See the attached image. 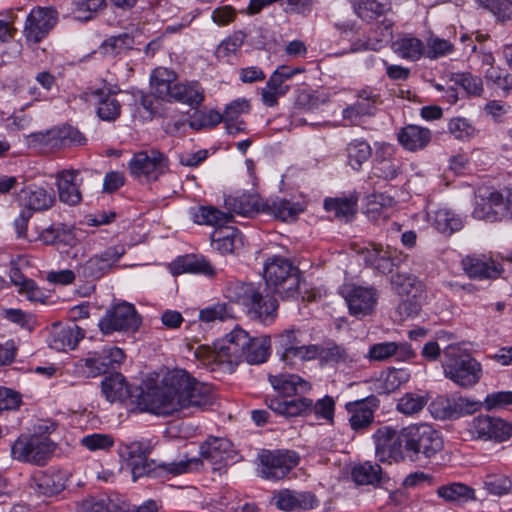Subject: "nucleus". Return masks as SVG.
<instances>
[{"label": "nucleus", "instance_id": "nucleus-1", "mask_svg": "<svg viewBox=\"0 0 512 512\" xmlns=\"http://www.w3.org/2000/svg\"><path fill=\"white\" fill-rule=\"evenodd\" d=\"M213 403L211 387L180 369L165 373L159 384L148 388L138 399L142 411L158 416H169L189 407L204 408Z\"/></svg>", "mask_w": 512, "mask_h": 512}, {"label": "nucleus", "instance_id": "nucleus-2", "mask_svg": "<svg viewBox=\"0 0 512 512\" xmlns=\"http://www.w3.org/2000/svg\"><path fill=\"white\" fill-rule=\"evenodd\" d=\"M248 341V332L236 327L222 340L214 343L213 347L198 346L194 354L204 366L211 370H214L216 366H220L231 373L238 364L243 362L244 350Z\"/></svg>", "mask_w": 512, "mask_h": 512}, {"label": "nucleus", "instance_id": "nucleus-3", "mask_svg": "<svg viewBox=\"0 0 512 512\" xmlns=\"http://www.w3.org/2000/svg\"><path fill=\"white\" fill-rule=\"evenodd\" d=\"M225 296L231 302L243 306L246 315L262 324H271L278 314V301L273 297H264L253 283L240 281L229 282L225 289Z\"/></svg>", "mask_w": 512, "mask_h": 512}, {"label": "nucleus", "instance_id": "nucleus-4", "mask_svg": "<svg viewBox=\"0 0 512 512\" xmlns=\"http://www.w3.org/2000/svg\"><path fill=\"white\" fill-rule=\"evenodd\" d=\"M442 366L444 375L461 387L473 386L481 377L480 363L455 344L443 349Z\"/></svg>", "mask_w": 512, "mask_h": 512}, {"label": "nucleus", "instance_id": "nucleus-5", "mask_svg": "<svg viewBox=\"0 0 512 512\" xmlns=\"http://www.w3.org/2000/svg\"><path fill=\"white\" fill-rule=\"evenodd\" d=\"M264 279L266 285L282 298H296L299 295L300 271L286 258H269L264 265Z\"/></svg>", "mask_w": 512, "mask_h": 512}, {"label": "nucleus", "instance_id": "nucleus-6", "mask_svg": "<svg viewBox=\"0 0 512 512\" xmlns=\"http://www.w3.org/2000/svg\"><path fill=\"white\" fill-rule=\"evenodd\" d=\"M406 456L411 461L431 458L443 448L440 433L429 424H413L405 427Z\"/></svg>", "mask_w": 512, "mask_h": 512}, {"label": "nucleus", "instance_id": "nucleus-7", "mask_svg": "<svg viewBox=\"0 0 512 512\" xmlns=\"http://www.w3.org/2000/svg\"><path fill=\"white\" fill-rule=\"evenodd\" d=\"M142 324V318L133 304L126 301L117 303L106 310L98 323L104 335L118 333H135Z\"/></svg>", "mask_w": 512, "mask_h": 512}, {"label": "nucleus", "instance_id": "nucleus-8", "mask_svg": "<svg viewBox=\"0 0 512 512\" xmlns=\"http://www.w3.org/2000/svg\"><path fill=\"white\" fill-rule=\"evenodd\" d=\"M258 459L260 477L272 481L284 479L299 463L297 453L289 450H263Z\"/></svg>", "mask_w": 512, "mask_h": 512}, {"label": "nucleus", "instance_id": "nucleus-9", "mask_svg": "<svg viewBox=\"0 0 512 512\" xmlns=\"http://www.w3.org/2000/svg\"><path fill=\"white\" fill-rule=\"evenodd\" d=\"M405 438V427L400 430H396L389 426L377 429L373 434V439L378 459L381 462L391 460L400 462L405 460L407 458Z\"/></svg>", "mask_w": 512, "mask_h": 512}, {"label": "nucleus", "instance_id": "nucleus-10", "mask_svg": "<svg viewBox=\"0 0 512 512\" xmlns=\"http://www.w3.org/2000/svg\"><path fill=\"white\" fill-rule=\"evenodd\" d=\"M54 448V443L47 436L32 435L18 438L11 447V454L19 461L44 465Z\"/></svg>", "mask_w": 512, "mask_h": 512}, {"label": "nucleus", "instance_id": "nucleus-11", "mask_svg": "<svg viewBox=\"0 0 512 512\" xmlns=\"http://www.w3.org/2000/svg\"><path fill=\"white\" fill-rule=\"evenodd\" d=\"M125 354L118 347L104 348L101 351L89 352L86 358L75 363L76 373L86 377H97L105 374L115 364H121Z\"/></svg>", "mask_w": 512, "mask_h": 512}, {"label": "nucleus", "instance_id": "nucleus-12", "mask_svg": "<svg viewBox=\"0 0 512 512\" xmlns=\"http://www.w3.org/2000/svg\"><path fill=\"white\" fill-rule=\"evenodd\" d=\"M167 157L156 150L136 153L129 162L130 173L140 181H156L168 171Z\"/></svg>", "mask_w": 512, "mask_h": 512}, {"label": "nucleus", "instance_id": "nucleus-13", "mask_svg": "<svg viewBox=\"0 0 512 512\" xmlns=\"http://www.w3.org/2000/svg\"><path fill=\"white\" fill-rule=\"evenodd\" d=\"M277 351L281 360L287 364H292L294 360L310 361L312 352V344L306 345L303 339V333L300 329H286L275 336Z\"/></svg>", "mask_w": 512, "mask_h": 512}, {"label": "nucleus", "instance_id": "nucleus-14", "mask_svg": "<svg viewBox=\"0 0 512 512\" xmlns=\"http://www.w3.org/2000/svg\"><path fill=\"white\" fill-rule=\"evenodd\" d=\"M58 22V12L52 7H35L26 17L23 35L28 42L40 43Z\"/></svg>", "mask_w": 512, "mask_h": 512}, {"label": "nucleus", "instance_id": "nucleus-15", "mask_svg": "<svg viewBox=\"0 0 512 512\" xmlns=\"http://www.w3.org/2000/svg\"><path fill=\"white\" fill-rule=\"evenodd\" d=\"M351 315L358 318L370 315L377 303L378 294L373 287H363L355 284H347L341 288Z\"/></svg>", "mask_w": 512, "mask_h": 512}, {"label": "nucleus", "instance_id": "nucleus-16", "mask_svg": "<svg viewBox=\"0 0 512 512\" xmlns=\"http://www.w3.org/2000/svg\"><path fill=\"white\" fill-rule=\"evenodd\" d=\"M403 163L396 156L394 145L380 142L375 143V153L373 158L372 173L378 178L384 180H393L402 173Z\"/></svg>", "mask_w": 512, "mask_h": 512}, {"label": "nucleus", "instance_id": "nucleus-17", "mask_svg": "<svg viewBox=\"0 0 512 512\" xmlns=\"http://www.w3.org/2000/svg\"><path fill=\"white\" fill-rule=\"evenodd\" d=\"M123 453L127 455V463L131 469L133 480L150 475L153 470L148 456L152 451L150 440L131 441L122 444Z\"/></svg>", "mask_w": 512, "mask_h": 512}, {"label": "nucleus", "instance_id": "nucleus-18", "mask_svg": "<svg viewBox=\"0 0 512 512\" xmlns=\"http://www.w3.org/2000/svg\"><path fill=\"white\" fill-rule=\"evenodd\" d=\"M124 253L123 246L108 247L78 266L77 274L83 278H100L118 262Z\"/></svg>", "mask_w": 512, "mask_h": 512}, {"label": "nucleus", "instance_id": "nucleus-19", "mask_svg": "<svg viewBox=\"0 0 512 512\" xmlns=\"http://www.w3.org/2000/svg\"><path fill=\"white\" fill-rule=\"evenodd\" d=\"M200 455L212 465L213 470H221L234 462L236 452L228 439L213 437L200 446Z\"/></svg>", "mask_w": 512, "mask_h": 512}, {"label": "nucleus", "instance_id": "nucleus-20", "mask_svg": "<svg viewBox=\"0 0 512 512\" xmlns=\"http://www.w3.org/2000/svg\"><path fill=\"white\" fill-rule=\"evenodd\" d=\"M469 431L477 438L502 442L510 437L512 426L500 418L480 415L471 421Z\"/></svg>", "mask_w": 512, "mask_h": 512}, {"label": "nucleus", "instance_id": "nucleus-21", "mask_svg": "<svg viewBox=\"0 0 512 512\" xmlns=\"http://www.w3.org/2000/svg\"><path fill=\"white\" fill-rule=\"evenodd\" d=\"M508 214V200L497 191L490 192L488 196H479L475 202L473 217L489 222L500 221Z\"/></svg>", "mask_w": 512, "mask_h": 512}, {"label": "nucleus", "instance_id": "nucleus-22", "mask_svg": "<svg viewBox=\"0 0 512 512\" xmlns=\"http://www.w3.org/2000/svg\"><path fill=\"white\" fill-rule=\"evenodd\" d=\"M379 407L377 397L371 395L366 398L346 403L349 413V423L354 431L366 429L374 422V413Z\"/></svg>", "mask_w": 512, "mask_h": 512}, {"label": "nucleus", "instance_id": "nucleus-23", "mask_svg": "<svg viewBox=\"0 0 512 512\" xmlns=\"http://www.w3.org/2000/svg\"><path fill=\"white\" fill-rule=\"evenodd\" d=\"M272 503L279 510L291 512L313 509L318 505V500L311 492L281 489L273 494Z\"/></svg>", "mask_w": 512, "mask_h": 512}, {"label": "nucleus", "instance_id": "nucleus-24", "mask_svg": "<svg viewBox=\"0 0 512 512\" xmlns=\"http://www.w3.org/2000/svg\"><path fill=\"white\" fill-rule=\"evenodd\" d=\"M19 202L29 212L45 211L53 206L55 193L52 188L29 185L21 189Z\"/></svg>", "mask_w": 512, "mask_h": 512}, {"label": "nucleus", "instance_id": "nucleus-25", "mask_svg": "<svg viewBox=\"0 0 512 512\" xmlns=\"http://www.w3.org/2000/svg\"><path fill=\"white\" fill-rule=\"evenodd\" d=\"M87 95L88 100L96 105V113L101 120L113 122L119 118L121 104L109 89H92Z\"/></svg>", "mask_w": 512, "mask_h": 512}, {"label": "nucleus", "instance_id": "nucleus-26", "mask_svg": "<svg viewBox=\"0 0 512 512\" xmlns=\"http://www.w3.org/2000/svg\"><path fill=\"white\" fill-rule=\"evenodd\" d=\"M83 337L84 331L78 325L56 323L52 325L48 343L52 349L65 351L67 349H74Z\"/></svg>", "mask_w": 512, "mask_h": 512}, {"label": "nucleus", "instance_id": "nucleus-27", "mask_svg": "<svg viewBox=\"0 0 512 512\" xmlns=\"http://www.w3.org/2000/svg\"><path fill=\"white\" fill-rule=\"evenodd\" d=\"M78 170H62L57 173V187L59 199L68 205H77L82 200L79 187L82 184V178L79 177Z\"/></svg>", "mask_w": 512, "mask_h": 512}, {"label": "nucleus", "instance_id": "nucleus-28", "mask_svg": "<svg viewBox=\"0 0 512 512\" xmlns=\"http://www.w3.org/2000/svg\"><path fill=\"white\" fill-rule=\"evenodd\" d=\"M461 263L465 273L472 279H495L502 272L499 264L484 256H466Z\"/></svg>", "mask_w": 512, "mask_h": 512}, {"label": "nucleus", "instance_id": "nucleus-29", "mask_svg": "<svg viewBox=\"0 0 512 512\" xmlns=\"http://www.w3.org/2000/svg\"><path fill=\"white\" fill-rule=\"evenodd\" d=\"M357 96V101L342 112L343 119L351 125L359 124L363 117L373 115L376 110L377 96L372 91L361 90Z\"/></svg>", "mask_w": 512, "mask_h": 512}, {"label": "nucleus", "instance_id": "nucleus-30", "mask_svg": "<svg viewBox=\"0 0 512 512\" xmlns=\"http://www.w3.org/2000/svg\"><path fill=\"white\" fill-rule=\"evenodd\" d=\"M432 133L428 128L409 124L397 132V140L407 151L416 152L428 146Z\"/></svg>", "mask_w": 512, "mask_h": 512}, {"label": "nucleus", "instance_id": "nucleus-31", "mask_svg": "<svg viewBox=\"0 0 512 512\" xmlns=\"http://www.w3.org/2000/svg\"><path fill=\"white\" fill-rule=\"evenodd\" d=\"M358 252L362 255L367 266L372 267L382 274L392 271L394 262L392 260L391 251L388 248L384 249L381 244L369 243Z\"/></svg>", "mask_w": 512, "mask_h": 512}, {"label": "nucleus", "instance_id": "nucleus-32", "mask_svg": "<svg viewBox=\"0 0 512 512\" xmlns=\"http://www.w3.org/2000/svg\"><path fill=\"white\" fill-rule=\"evenodd\" d=\"M351 478L357 485L378 487L388 481V477L377 463L365 461L355 464L351 469Z\"/></svg>", "mask_w": 512, "mask_h": 512}, {"label": "nucleus", "instance_id": "nucleus-33", "mask_svg": "<svg viewBox=\"0 0 512 512\" xmlns=\"http://www.w3.org/2000/svg\"><path fill=\"white\" fill-rule=\"evenodd\" d=\"M264 202L256 194H242L237 197L229 196L225 199V205L231 212V215L234 213L245 217H254L262 212Z\"/></svg>", "mask_w": 512, "mask_h": 512}, {"label": "nucleus", "instance_id": "nucleus-34", "mask_svg": "<svg viewBox=\"0 0 512 512\" xmlns=\"http://www.w3.org/2000/svg\"><path fill=\"white\" fill-rule=\"evenodd\" d=\"M269 382L283 397H291L308 392L309 382L295 374L269 375Z\"/></svg>", "mask_w": 512, "mask_h": 512}, {"label": "nucleus", "instance_id": "nucleus-35", "mask_svg": "<svg viewBox=\"0 0 512 512\" xmlns=\"http://www.w3.org/2000/svg\"><path fill=\"white\" fill-rule=\"evenodd\" d=\"M312 348H315V351L312 352L311 360L319 359L324 364H347L353 361L346 348L332 341L312 344Z\"/></svg>", "mask_w": 512, "mask_h": 512}, {"label": "nucleus", "instance_id": "nucleus-36", "mask_svg": "<svg viewBox=\"0 0 512 512\" xmlns=\"http://www.w3.org/2000/svg\"><path fill=\"white\" fill-rule=\"evenodd\" d=\"M204 100V90L201 85L196 82L174 83L170 101H177L192 108H196Z\"/></svg>", "mask_w": 512, "mask_h": 512}, {"label": "nucleus", "instance_id": "nucleus-37", "mask_svg": "<svg viewBox=\"0 0 512 512\" xmlns=\"http://www.w3.org/2000/svg\"><path fill=\"white\" fill-rule=\"evenodd\" d=\"M266 403L273 412L285 417H296L309 410L312 406V400L299 397L290 400L282 398L267 399Z\"/></svg>", "mask_w": 512, "mask_h": 512}, {"label": "nucleus", "instance_id": "nucleus-38", "mask_svg": "<svg viewBox=\"0 0 512 512\" xmlns=\"http://www.w3.org/2000/svg\"><path fill=\"white\" fill-rule=\"evenodd\" d=\"M212 244L222 254L235 253L244 246V237L238 229L227 227L212 234Z\"/></svg>", "mask_w": 512, "mask_h": 512}, {"label": "nucleus", "instance_id": "nucleus-39", "mask_svg": "<svg viewBox=\"0 0 512 512\" xmlns=\"http://www.w3.org/2000/svg\"><path fill=\"white\" fill-rule=\"evenodd\" d=\"M173 273H196L206 276H214L216 271L211 263L203 256L186 255L178 258L173 263Z\"/></svg>", "mask_w": 512, "mask_h": 512}, {"label": "nucleus", "instance_id": "nucleus-40", "mask_svg": "<svg viewBox=\"0 0 512 512\" xmlns=\"http://www.w3.org/2000/svg\"><path fill=\"white\" fill-rule=\"evenodd\" d=\"M392 50L402 59L417 61L424 54L425 45L419 38L406 34L392 43Z\"/></svg>", "mask_w": 512, "mask_h": 512}, {"label": "nucleus", "instance_id": "nucleus-41", "mask_svg": "<svg viewBox=\"0 0 512 512\" xmlns=\"http://www.w3.org/2000/svg\"><path fill=\"white\" fill-rule=\"evenodd\" d=\"M300 212H302V207L298 203L286 199L267 200L262 208V213L270 214L282 221H292Z\"/></svg>", "mask_w": 512, "mask_h": 512}, {"label": "nucleus", "instance_id": "nucleus-42", "mask_svg": "<svg viewBox=\"0 0 512 512\" xmlns=\"http://www.w3.org/2000/svg\"><path fill=\"white\" fill-rule=\"evenodd\" d=\"M411 375L405 368H388L377 380L380 394H390L409 381Z\"/></svg>", "mask_w": 512, "mask_h": 512}, {"label": "nucleus", "instance_id": "nucleus-43", "mask_svg": "<svg viewBox=\"0 0 512 512\" xmlns=\"http://www.w3.org/2000/svg\"><path fill=\"white\" fill-rule=\"evenodd\" d=\"M437 495L446 502L466 503L475 500V490L463 483L453 482L441 485L436 490Z\"/></svg>", "mask_w": 512, "mask_h": 512}, {"label": "nucleus", "instance_id": "nucleus-44", "mask_svg": "<svg viewBox=\"0 0 512 512\" xmlns=\"http://www.w3.org/2000/svg\"><path fill=\"white\" fill-rule=\"evenodd\" d=\"M358 199L356 196L327 198L324 208L340 220L349 221L356 214Z\"/></svg>", "mask_w": 512, "mask_h": 512}, {"label": "nucleus", "instance_id": "nucleus-45", "mask_svg": "<svg viewBox=\"0 0 512 512\" xmlns=\"http://www.w3.org/2000/svg\"><path fill=\"white\" fill-rule=\"evenodd\" d=\"M102 393L110 402L124 400L130 395V389L125 377L120 373L106 376L101 383Z\"/></svg>", "mask_w": 512, "mask_h": 512}, {"label": "nucleus", "instance_id": "nucleus-46", "mask_svg": "<svg viewBox=\"0 0 512 512\" xmlns=\"http://www.w3.org/2000/svg\"><path fill=\"white\" fill-rule=\"evenodd\" d=\"M175 75L165 68H157L150 78L152 94L156 97L170 101Z\"/></svg>", "mask_w": 512, "mask_h": 512}, {"label": "nucleus", "instance_id": "nucleus-47", "mask_svg": "<svg viewBox=\"0 0 512 512\" xmlns=\"http://www.w3.org/2000/svg\"><path fill=\"white\" fill-rule=\"evenodd\" d=\"M192 217L195 223L221 228L232 221V215L213 206H200L193 210Z\"/></svg>", "mask_w": 512, "mask_h": 512}, {"label": "nucleus", "instance_id": "nucleus-48", "mask_svg": "<svg viewBox=\"0 0 512 512\" xmlns=\"http://www.w3.org/2000/svg\"><path fill=\"white\" fill-rule=\"evenodd\" d=\"M270 338L268 336L251 337L245 347L243 361L249 364H261L269 356Z\"/></svg>", "mask_w": 512, "mask_h": 512}, {"label": "nucleus", "instance_id": "nucleus-49", "mask_svg": "<svg viewBox=\"0 0 512 512\" xmlns=\"http://www.w3.org/2000/svg\"><path fill=\"white\" fill-rule=\"evenodd\" d=\"M346 154L349 166L358 171L372 156V148L366 140L356 138L347 144Z\"/></svg>", "mask_w": 512, "mask_h": 512}, {"label": "nucleus", "instance_id": "nucleus-50", "mask_svg": "<svg viewBox=\"0 0 512 512\" xmlns=\"http://www.w3.org/2000/svg\"><path fill=\"white\" fill-rule=\"evenodd\" d=\"M355 13L361 19H375L391 10L389 3L380 0H349Z\"/></svg>", "mask_w": 512, "mask_h": 512}, {"label": "nucleus", "instance_id": "nucleus-51", "mask_svg": "<svg viewBox=\"0 0 512 512\" xmlns=\"http://www.w3.org/2000/svg\"><path fill=\"white\" fill-rule=\"evenodd\" d=\"M40 493L52 496L60 493L66 486L64 475L58 471H46L35 478Z\"/></svg>", "mask_w": 512, "mask_h": 512}, {"label": "nucleus", "instance_id": "nucleus-52", "mask_svg": "<svg viewBox=\"0 0 512 512\" xmlns=\"http://www.w3.org/2000/svg\"><path fill=\"white\" fill-rule=\"evenodd\" d=\"M432 225L441 233L452 234L462 228V219L447 208H440L433 213Z\"/></svg>", "mask_w": 512, "mask_h": 512}, {"label": "nucleus", "instance_id": "nucleus-53", "mask_svg": "<svg viewBox=\"0 0 512 512\" xmlns=\"http://www.w3.org/2000/svg\"><path fill=\"white\" fill-rule=\"evenodd\" d=\"M392 289L400 296L416 298L420 290V282L415 276L406 273H396L390 280Z\"/></svg>", "mask_w": 512, "mask_h": 512}, {"label": "nucleus", "instance_id": "nucleus-54", "mask_svg": "<svg viewBox=\"0 0 512 512\" xmlns=\"http://www.w3.org/2000/svg\"><path fill=\"white\" fill-rule=\"evenodd\" d=\"M289 86L283 82L278 75L272 73L266 86L262 89V101L268 107H273L278 103V99L286 95Z\"/></svg>", "mask_w": 512, "mask_h": 512}, {"label": "nucleus", "instance_id": "nucleus-55", "mask_svg": "<svg viewBox=\"0 0 512 512\" xmlns=\"http://www.w3.org/2000/svg\"><path fill=\"white\" fill-rule=\"evenodd\" d=\"M134 37L129 33L110 36L101 45L103 53L108 56H117L133 48Z\"/></svg>", "mask_w": 512, "mask_h": 512}, {"label": "nucleus", "instance_id": "nucleus-56", "mask_svg": "<svg viewBox=\"0 0 512 512\" xmlns=\"http://www.w3.org/2000/svg\"><path fill=\"white\" fill-rule=\"evenodd\" d=\"M82 512H128L124 505H121L109 497H91L82 502Z\"/></svg>", "mask_w": 512, "mask_h": 512}, {"label": "nucleus", "instance_id": "nucleus-57", "mask_svg": "<svg viewBox=\"0 0 512 512\" xmlns=\"http://www.w3.org/2000/svg\"><path fill=\"white\" fill-rule=\"evenodd\" d=\"M482 409L481 401L458 397L448 402L446 415L449 418H459L463 415L473 414Z\"/></svg>", "mask_w": 512, "mask_h": 512}, {"label": "nucleus", "instance_id": "nucleus-58", "mask_svg": "<svg viewBox=\"0 0 512 512\" xmlns=\"http://www.w3.org/2000/svg\"><path fill=\"white\" fill-rule=\"evenodd\" d=\"M11 282L19 288L20 293H24L31 301H38L42 296L41 290L35 282L26 278L20 269L14 267L10 270Z\"/></svg>", "mask_w": 512, "mask_h": 512}, {"label": "nucleus", "instance_id": "nucleus-59", "mask_svg": "<svg viewBox=\"0 0 512 512\" xmlns=\"http://www.w3.org/2000/svg\"><path fill=\"white\" fill-rule=\"evenodd\" d=\"M426 404V396L415 393H406L398 399L396 409L404 415L412 416L422 411Z\"/></svg>", "mask_w": 512, "mask_h": 512}, {"label": "nucleus", "instance_id": "nucleus-60", "mask_svg": "<svg viewBox=\"0 0 512 512\" xmlns=\"http://www.w3.org/2000/svg\"><path fill=\"white\" fill-rule=\"evenodd\" d=\"M203 461L200 458L181 459L174 462H162L158 465L164 472L177 476L200 470Z\"/></svg>", "mask_w": 512, "mask_h": 512}, {"label": "nucleus", "instance_id": "nucleus-61", "mask_svg": "<svg viewBox=\"0 0 512 512\" xmlns=\"http://www.w3.org/2000/svg\"><path fill=\"white\" fill-rule=\"evenodd\" d=\"M233 317V309L227 303L218 302L200 310L199 312V319L206 323L214 322L216 320L225 321Z\"/></svg>", "mask_w": 512, "mask_h": 512}, {"label": "nucleus", "instance_id": "nucleus-62", "mask_svg": "<svg viewBox=\"0 0 512 512\" xmlns=\"http://www.w3.org/2000/svg\"><path fill=\"white\" fill-rule=\"evenodd\" d=\"M105 7L106 0H82L76 3L74 14L78 20L88 21Z\"/></svg>", "mask_w": 512, "mask_h": 512}, {"label": "nucleus", "instance_id": "nucleus-63", "mask_svg": "<svg viewBox=\"0 0 512 512\" xmlns=\"http://www.w3.org/2000/svg\"><path fill=\"white\" fill-rule=\"evenodd\" d=\"M512 405V392L498 391L487 394L482 402V408L487 411H499Z\"/></svg>", "mask_w": 512, "mask_h": 512}, {"label": "nucleus", "instance_id": "nucleus-64", "mask_svg": "<svg viewBox=\"0 0 512 512\" xmlns=\"http://www.w3.org/2000/svg\"><path fill=\"white\" fill-rule=\"evenodd\" d=\"M451 82L461 87L469 95H480L483 91L482 80L470 73L456 74L452 77Z\"/></svg>", "mask_w": 512, "mask_h": 512}]
</instances>
